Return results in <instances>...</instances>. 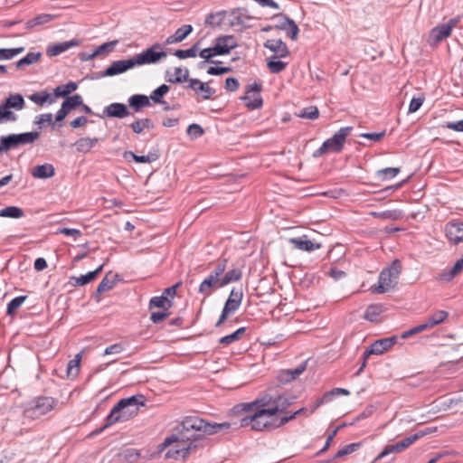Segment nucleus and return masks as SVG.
I'll return each mask as SVG.
<instances>
[{
  "instance_id": "36",
  "label": "nucleus",
  "mask_w": 463,
  "mask_h": 463,
  "mask_svg": "<svg viewBox=\"0 0 463 463\" xmlns=\"http://www.w3.org/2000/svg\"><path fill=\"white\" fill-rule=\"evenodd\" d=\"M383 312V307L380 304L370 305L365 313L364 318L371 322L378 321L380 315Z\"/></svg>"
},
{
  "instance_id": "3",
  "label": "nucleus",
  "mask_w": 463,
  "mask_h": 463,
  "mask_svg": "<svg viewBox=\"0 0 463 463\" xmlns=\"http://www.w3.org/2000/svg\"><path fill=\"white\" fill-rule=\"evenodd\" d=\"M142 395H134L128 398L121 399L110 411L106 418V423L102 430L117 423L128 421L134 418L139 410L140 406H144V402L141 401Z\"/></svg>"
},
{
  "instance_id": "27",
  "label": "nucleus",
  "mask_w": 463,
  "mask_h": 463,
  "mask_svg": "<svg viewBox=\"0 0 463 463\" xmlns=\"http://www.w3.org/2000/svg\"><path fill=\"white\" fill-rule=\"evenodd\" d=\"M166 80L170 83H182L184 81L189 82V70L187 68L175 67V73L170 74L167 71L165 75Z\"/></svg>"
},
{
  "instance_id": "40",
  "label": "nucleus",
  "mask_w": 463,
  "mask_h": 463,
  "mask_svg": "<svg viewBox=\"0 0 463 463\" xmlns=\"http://www.w3.org/2000/svg\"><path fill=\"white\" fill-rule=\"evenodd\" d=\"M30 100L39 106H43L45 102L50 104L55 101V98H52L47 91L43 90L41 92H35L29 96Z\"/></svg>"
},
{
  "instance_id": "7",
  "label": "nucleus",
  "mask_w": 463,
  "mask_h": 463,
  "mask_svg": "<svg viewBox=\"0 0 463 463\" xmlns=\"http://www.w3.org/2000/svg\"><path fill=\"white\" fill-rule=\"evenodd\" d=\"M39 137L40 133L37 131L10 134L8 136H2L0 142H2V148H5V152H7L22 145L32 144L38 139Z\"/></svg>"
},
{
  "instance_id": "48",
  "label": "nucleus",
  "mask_w": 463,
  "mask_h": 463,
  "mask_svg": "<svg viewBox=\"0 0 463 463\" xmlns=\"http://www.w3.org/2000/svg\"><path fill=\"white\" fill-rule=\"evenodd\" d=\"M370 215L383 220H399L402 217L400 211L391 210L384 212H371Z\"/></svg>"
},
{
  "instance_id": "56",
  "label": "nucleus",
  "mask_w": 463,
  "mask_h": 463,
  "mask_svg": "<svg viewBox=\"0 0 463 463\" xmlns=\"http://www.w3.org/2000/svg\"><path fill=\"white\" fill-rule=\"evenodd\" d=\"M319 116V111L317 107L310 106L302 109L298 117L308 119H316Z\"/></svg>"
},
{
  "instance_id": "13",
  "label": "nucleus",
  "mask_w": 463,
  "mask_h": 463,
  "mask_svg": "<svg viewBox=\"0 0 463 463\" xmlns=\"http://www.w3.org/2000/svg\"><path fill=\"white\" fill-rule=\"evenodd\" d=\"M238 46L237 41L233 35H222L215 39L213 49L216 56L228 54L232 49Z\"/></svg>"
},
{
  "instance_id": "9",
  "label": "nucleus",
  "mask_w": 463,
  "mask_h": 463,
  "mask_svg": "<svg viewBox=\"0 0 463 463\" xmlns=\"http://www.w3.org/2000/svg\"><path fill=\"white\" fill-rule=\"evenodd\" d=\"M460 16L451 18L447 24H442L431 29L429 35V43L431 46H437L444 39L451 35L452 30L459 23Z\"/></svg>"
},
{
  "instance_id": "37",
  "label": "nucleus",
  "mask_w": 463,
  "mask_h": 463,
  "mask_svg": "<svg viewBox=\"0 0 463 463\" xmlns=\"http://www.w3.org/2000/svg\"><path fill=\"white\" fill-rule=\"evenodd\" d=\"M172 307V301L166 296L153 297L149 301V309L156 307L168 309Z\"/></svg>"
},
{
  "instance_id": "30",
  "label": "nucleus",
  "mask_w": 463,
  "mask_h": 463,
  "mask_svg": "<svg viewBox=\"0 0 463 463\" xmlns=\"http://www.w3.org/2000/svg\"><path fill=\"white\" fill-rule=\"evenodd\" d=\"M118 277V274H112L111 272L108 273L99 282L96 293L101 294L105 291L112 289L116 285V279Z\"/></svg>"
},
{
  "instance_id": "22",
  "label": "nucleus",
  "mask_w": 463,
  "mask_h": 463,
  "mask_svg": "<svg viewBox=\"0 0 463 463\" xmlns=\"http://www.w3.org/2000/svg\"><path fill=\"white\" fill-rule=\"evenodd\" d=\"M31 175L36 179H47L54 176L55 168L52 164L46 163L43 165H35L31 170Z\"/></svg>"
},
{
  "instance_id": "44",
  "label": "nucleus",
  "mask_w": 463,
  "mask_h": 463,
  "mask_svg": "<svg viewBox=\"0 0 463 463\" xmlns=\"http://www.w3.org/2000/svg\"><path fill=\"white\" fill-rule=\"evenodd\" d=\"M24 215L23 209L17 206H7L0 210V217L19 219Z\"/></svg>"
},
{
  "instance_id": "43",
  "label": "nucleus",
  "mask_w": 463,
  "mask_h": 463,
  "mask_svg": "<svg viewBox=\"0 0 463 463\" xmlns=\"http://www.w3.org/2000/svg\"><path fill=\"white\" fill-rule=\"evenodd\" d=\"M200 50V43H195L191 48L186 50H176L174 55L179 59L194 58Z\"/></svg>"
},
{
  "instance_id": "35",
  "label": "nucleus",
  "mask_w": 463,
  "mask_h": 463,
  "mask_svg": "<svg viewBox=\"0 0 463 463\" xmlns=\"http://www.w3.org/2000/svg\"><path fill=\"white\" fill-rule=\"evenodd\" d=\"M42 57L41 52H28L26 56L20 59L16 63L15 66L17 69H24L26 66L32 65L33 63H36L40 61Z\"/></svg>"
},
{
  "instance_id": "61",
  "label": "nucleus",
  "mask_w": 463,
  "mask_h": 463,
  "mask_svg": "<svg viewBox=\"0 0 463 463\" xmlns=\"http://www.w3.org/2000/svg\"><path fill=\"white\" fill-rule=\"evenodd\" d=\"M16 116L4 105H0V123L5 121H15Z\"/></svg>"
},
{
  "instance_id": "52",
  "label": "nucleus",
  "mask_w": 463,
  "mask_h": 463,
  "mask_svg": "<svg viewBox=\"0 0 463 463\" xmlns=\"http://www.w3.org/2000/svg\"><path fill=\"white\" fill-rule=\"evenodd\" d=\"M25 50L24 47H16L10 49H0V61L11 60L16 55L24 52Z\"/></svg>"
},
{
  "instance_id": "59",
  "label": "nucleus",
  "mask_w": 463,
  "mask_h": 463,
  "mask_svg": "<svg viewBox=\"0 0 463 463\" xmlns=\"http://www.w3.org/2000/svg\"><path fill=\"white\" fill-rule=\"evenodd\" d=\"M401 452L400 449H399V446L397 443L395 444H391V445H387L383 449V451L374 458V460L373 461V463H375L376 461L380 460L381 458L386 457L387 455L389 454H392V453H399Z\"/></svg>"
},
{
  "instance_id": "8",
  "label": "nucleus",
  "mask_w": 463,
  "mask_h": 463,
  "mask_svg": "<svg viewBox=\"0 0 463 463\" xmlns=\"http://www.w3.org/2000/svg\"><path fill=\"white\" fill-rule=\"evenodd\" d=\"M397 340L398 337L396 335H392L391 337L379 339L373 342L370 347L363 353V363L361 367L356 372V375H359L363 372L366 366V361L370 355L383 354L384 352L392 347L397 343Z\"/></svg>"
},
{
  "instance_id": "2",
  "label": "nucleus",
  "mask_w": 463,
  "mask_h": 463,
  "mask_svg": "<svg viewBox=\"0 0 463 463\" xmlns=\"http://www.w3.org/2000/svg\"><path fill=\"white\" fill-rule=\"evenodd\" d=\"M292 401L283 395L264 394L251 402L240 403L233 407L236 414H246L239 420V427H250L256 431H270L282 426L280 419L269 418L285 411Z\"/></svg>"
},
{
  "instance_id": "55",
  "label": "nucleus",
  "mask_w": 463,
  "mask_h": 463,
  "mask_svg": "<svg viewBox=\"0 0 463 463\" xmlns=\"http://www.w3.org/2000/svg\"><path fill=\"white\" fill-rule=\"evenodd\" d=\"M401 169L399 167H387L384 169H381L377 171L378 177L383 180H388L393 178L400 173Z\"/></svg>"
},
{
  "instance_id": "39",
  "label": "nucleus",
  "mask_w": 463,
  "mask_h": 463,
  "mask_svg": "<svg viewBox=\"0 0 463 463\" xmlns=\"http://www.w3.org/2000/svg\"><path fill=\"white\" fill-rule=\"evenodd\" d=\"M77 88V83L73 81H70L67 84L57 86L53 90L54 98L67 97L69 94L75 91Z\"/></svg>"
},
{
  "instance_id": "24",
  "label": "nucleus",
  "mask_w": 463,
  "mask_h": 463,
  "mask_svg": "<svg viewBox=\"0 0 463 463\" xmlns=\"http://www.w3.org/2000/svg\"><path fill=\"white\" fill-rule=\"evenodd\" d=\"M193 31L191 24H184L178 28L174 34L168 36L165 40L166 44H174L184 41Z\"/></svg>"
},
{
  "instance_id": "23",
  "label": "nucleus",
  "mask_w": 463,
  "mask_h": 463,
  "mask_svg": "<svg viewBox=\"0 0 463 463\" xmlns=\"http://www.w3.org/2000/svg\"><path fill=\"white\" fill-rule=\"evenodd\" d=\"M289 242L298 250L304 251H313L321 248V244L307 240L306 236L299 238H291Z\"/></svg>"
},
{
  "instance_id": "45",
  "label": "nucleus",
  "mask_w": 463,
  "mask_h": 463,
  "mask_svg": "<svg viewBox=\"0 0 463 463\" xmlns=\"http://www.w3.org/2000/svg\"><path fill=\"white\" fill-rule=\"evenodd\" d=\"M121 460L125 463H135L140 458V453L136 449H126L119 455Z\"/></svg>"
},
{
  "instance_id": "18",
  "label": "nucleus",
  "mask_w": 463,
  "mask_h": 463,
  "mask_svg": "<svg viewBox=\"0 0 463 463\" xmlns=\"http://www.w3.org/2000/svg\"><path fill=\"white\" fill-rule=\"evenodd\" d=\"M447 238L454 244L463 241V222H449L445 227Z\"/></svg>"
},
{
  "instance_id": "15",
  "label": "nucleus",
  "mask_w": 463,
  "mask_h": 463,
  "mask_svg": "<svg viewBox=\"0 0 463 463\" xmlns=\"http://www.w3.org/2000/svg\"><path fill=\"white\" fill-rule=\"evenodd\" d=\"M264 47L274 52L272 59L285 58L289 55V50L287 44L280 39L267 40L264 43Z\"/></svg>"
},
{
  "instance_id": "46",
  "label": "nucleus",
  "mask_w": 463,
  "mask_h": 463,
  "mask_svg": "<svg viewBox=\"0 0 463 463\" xmlns=\"http://www.w3.org/2000/svg\"><path fill=\"white\" fill-rule=\"evenodd\" d=\"M168 91L169 86L166 84H162L157 89H156L148 98L149 99H151L155 103L165 104V102L163 100V97Z\"/></svg>"
},
{
  "instance_id": "64",
  "label": "nucleus",
  "mask_w": 463,
  "mask_h": 463,
  "mask_svg": "<svg viewBox=\"0 0 463 463\" xmlns=\"http://www.w3.org/2000/svg\"><path fill=\"white\" fill-rule=\"evenodd\" d=\"M123 350H124L123 345L120 343H118V344H114V345L108 346L104 351V354L105 355L118 354L121 352H123Z\"/></svg>"
},
{
  "instance_id": "20",
  "label": "nucleus",
  "mask_w": 463,
  "mask_h": 463,
  "mask_svg": "<svg viewBox=\"0 0 463 463\" xmlns=\"http://www.w3.org/2000/svg\"><path fill=\"white\" fill-rule=\"evenodd\" d=\"M221 288H223L222 284L208 275L199 285L198 292L206 298Z\"/></svg>"
},
{
  "instance_id": "5",
  "label": "nucleus",
  "mask_w": 463,
  "mask_h": 463,
  "mask_svg": "<svg viewBox=\"0 0 463 463\" xmlns=\"http://www.w3.org/2000/svg\"><path fill=\"white\" fill-rule=\"evenodd\" d=\"M353 128L352 127H344L341 128L335 135L326 139L322 146L317 149L313 156L315 157L321 156L326 153H339L344 148L345 139L347 136L351 133Z\"/></svg>"
},
{
  "instance_id": "49",
  "label": "nucleus",
  "mask_w": 463,
  "mask_h": 463,
  "mask_svg": "<svg viewBox=\"0 0 463 463\" xmlns=\"http://www.w3.org/2000/svg\"><path fill=\"white\" fill-rule=\"evenodd\" d=\"M360 447H361L360 442L350 443L348 445H345L344 448H342L335 453V455L334 456V458L331 460H328L327 462H331L335 459L341 458L344 456L349 455V454L356 451Z\"/></svg>"
},
{
  "instance_id": "28",
  "label": "nucleus",
  "mask_w": 463,
  "mask_h": 463,
  "mask_svg": "<svg viewBox=\"0 0 463 463\" xmlns=\"http://www.w3.org/2000/svg\"><path fill=\"white\" fill-rule=\"evenodd\" d=\"M128 105L135 111H139L142 108L150 105L149 98L143 94H135L128 99Z\"/></svg>"
},
{
  "instance_id": "58",
  "label": "nucleus",
  "mask_w": 463,
  "mask_h": 463,
  "mask_svg": "<svg viewBox=\"0 0 463 463\" xmlns=\"http://www.w3.org/2000/svg\"><path fill=\"white\" fill-rule=\"evenodd\" d=\"M186 133L191 138L195 139L202 137L204 130L200 125L194 123L188 126Z\"/></svg>"
},
{
  "instance_id": "26",
  "label": "nucleus",
  "mask_w": 463,
  "mask_h": 463,
  "mask_svg": "<svg viewBox=\"0 0 463 463\" xmlns=\"http://www.w3.org/2000/svg\"><path fill=\"white\" fill-rule=\"evenodd\" d=\"M104 264H101L99 268H97L93 271H90L85 275H80V277H71V280H72V285L74 287L84 286L91 281H93L98 275L102 271Z\"/></svg>"
},
{
  "instance_id": "42",
  "label": "nucleus",
  "mask_w": 463,
  "mask_h": 463,
  "mask_svg": "<svg viewBox=\"0 0 463 463\" xmlns=\"http://www.w3.org/2000/svg\"><path fill=\"white\" fill-rule=\"evenodd\" d=\"M54 18V15L50 14H41L34 18L26 22V28L31 29L36 25H42L50 23Z\"/></svg>"
},
{
  "instance_id": "54",
  "label": "nucleus",
  "mask_w": 463,
  "mask_h": 463,
  "mask_svg": "<svg viewBox=\"0 0 463 463\" xmlns=\"http://www.w3.org/2000/svg\"><path fill=\"white\" fill-rule=\"evenodd\" d=\"M80 355L77 354L74 359L69 361L67 364V376L75 377L79 373Z\"/></svg>"
},
{
  "instance_id": "53",
  "label": "nucleus",
  "mask_w": 463,
  "mask_h": 463,
  "mask_svg": "<svg viewBox=\"0 0 463 463\" xmlns=\"http://www.w3.org/2000/svg\"><path fill=\"white\" fill-rule=\"evenodd\" d=\"M287 65L288 63L282 61H276L272 58L267 60V66L271 73H280L286 69Z\"/></svg>"
},
{
  "instance_id": "38",
  "label": "nucleus",
  "mask_w": 463,
  "mask_h": 463,
  "mask_svg": "<svg viewBox=\"0 0 463 463\" xmlns=\"http://www.w3.org/2000/svg\"><path fill=\"white\" fill-rule=\"evenodd\" d=\"M242 277V271L239 268L232 269L224 272L223 278L222 279V286L225 287L232 282L239 281Z\"/></svg>"
},
{
  "instance_id": "14",
  "label": "nucleus",
  "mask_w": 463,
  "mask_h": 463,
  "mask_svg": "<svg viewBox=\"0 0 463 463\" xmlns=\"http://www.w3.org/2000/svg\"><path fill=\"white\" fill-rule=\"evenodd\" d=\"M135 62L133 58L128 60H119L113 61L107 69L103 71V77H111L118 74H121L128 70L134 68Z\"/></svg>"
},
{
  "instance_id": "12",
  "label": "nucleus",
  "mask_w": 463,
  "mask_h": 463,
  "mask_svg": "<svg viewBox=\"0 0 463 463\" xmlns=\"http://www.w3.org/2000/svg\"><path fill=\"white\" fill-rule=\"evenodd\" d=\"M274 19L277 21L274 28L284 31L291 40H297L299 29L292 19L283 14L274 15Z\"/></svg>"
},
{
  "instance_id": "1",
  "label": "nucleus",
  "mask_w": 463,
  "mask_h": 463,
  "mask_svg": "<svg viewBox=\"0 0 463 463\" xmlns=\"http://www.w3.org/2000/svg\"><path fill=\"white\" fill-rule=\"evenodd\" d=\"M231 423H211L203 419L195 416L185 417L183 421L175 427V433L167 437L163 445L165 447L174 442L179 444L169 449L165 457L174 459H184L199 447L204 446L205 436L213 435L227 431Z\"/></svg>"
},
{
  "instance_id": "62",
  "label": "nucleus",
  "mask_w": 463,
  "mask_h": 463,
  "mask_svg": "<svg viewBox=\"0 0 463 463\" xmlns=\"http://www.w3.org/2000/svg\"><path fill=\"white\" fill-rule=\"evenodd\" d=\"M424 99L425 98L423 95L412 98L409 105V113L416 112L423 104Z\"/></svg>"
},
{
  "instance_id": "10",
  "label": "nucleus",
  "mask_w": 463,
  "mask_h": 463,
  "mask_svg": "<svg viewBox=\"0 0 463 463\" xmlns=\"http://www.w3.org/2000/svg\"><path fill=\"white\" fill-rule=\"evenodd\" d=\"M159 43H155L146 51L138 53L133 57L135 65L141 66L145 64H154L159 61L161 59L165 58L167 53L161 50Z\"/></svg>"
},
{
  "instance_id": "32",
  "label": "nucleus",
  "mask_w": 463,
  "mask_h": 463,
  "mask_svg": "<svg viewBox=\"0 0 463 463\" xmlns=\"http://www.w3.org/2000/svg\"><path fill=\"white\" fill-rule=\"evenodd\" d=\"M8 110L14 109L21 110L24 107V99L21 94L10 95L3 103Z\"/></svg>"
},
{
  "instance_id": "33",
  "label": "nucleus",
  "mask_w": 463,
  "mask_h": 463,
  "mask_svg": "<svg viewBox=\"0 0 463 463\" xmlns=\"http://www.w3.org/2000/svg\"><path fill=\"white\" fill-rule=\"evenodd\" d=\"M129 157L137 163H151L158 159V154L150 152L146 156H137L131 151H126L124 153V158L128 159Z\"/></svg>"
},
{
  "instance_id": "25",
  "label": "nucleus",
  "mask_w": 463,
  "mask_h": 463,
  "mask_svg": "<svg viewBox=\"0 0 463 463\" xmlns=\"http://www.w3.org/2000/svg\"><path fill=\"white\" fill-rule=\"evenodd\" d=\"M241 304L232 300L227 298L224 307L222 308V314L218 319V321L215 324L216 327H219L230 315L234 314L240 307Z\"/></svg>"
},
{
  "instance_id": "21",
  "label": "nucleus",
  "mask_w": 463,
  "mask_h": 463,
  "mask_svg": "<svg viewBox=\"0 0 463 463\" xmlns=\"http://www.w3.org/2000/svg\"><path fill=\"white\" fill-rule=\"evenodd\" d=\"M188 87L196 93L201 92L203 99H211L215 93V90L209 87L207 83H203L198 79H190Z\"/></svg>"
},
{
  "instance_id": "29",
  "label": "nucleus",
  "mask_w": 463,
  "mask_h": 463,
  "mask_svg": "<svg viewBox=\"0 0 463 463\" xmlns=\"http://www.w3.org/2000/svg\"><path fill=\"white\" fill-rule=\"evenodd\" d=\"M98 142L99 138L97 137H80L75 142L74 146L78 152L86 154L90 152Z\"/></svg>"
},
{
  "instance_id": "60",
  "label": "nucleus",
  "mask_w": 463,
  "mask_h": 463,
  "mask_svg": "<svg viewBox=\"0 0 463 463\" xmlns=\"http://www.w3.org/2000/svg\"><path fill=\"white\" fill-rule=\"evenodd\" d=\"M224 13L219 12L217 14H210L207 15L205 19V24L211 25V26H219L222 22V15Z\"/></svg>"
},
{
  "instance_id": "57",
  "label": "nucleus",
  "mask_w": 463,
  "mask_h": 463,
  "mask_svg": "<svg viewBox=\"0 0 463 463\" xmlns=\"http://www.w3.org/2000/svg\"><path fill=\"white\" fill-rule=\"evenodd\" d=\"M25 299L26 296H19L13 298L7 305V315H12L14 312V310H16L22 306Z\"/></svg>"
},
{
  "instance_id": "11",
  "label": "nucleus",
  "mask_w": 463,
  "mask_h": 463,
  "mask_svg": "<svg viewBox=\"0 0 463 463\" xmlns=\"http://www.w3.org/2000/svg\"><path fill=\"white\" fill-rule=\"evenodd\" d=\"M262 85L260 82H254L246 86V94L241 97L245 101V106L250 109H257L261 108L263 100L260 96Z\"/></svg>"
},
{
  "instance_id": "47",
  "label": "nucleus",
  "mask_w": 463,
  "mask_h": 463,
  "mask_svg": "<svg viewBox=\"0 0 463 463\" xmlns=\"http://www.w3.org/2000/svg\"><path fill=\"white\" fill-rule=\"evenodd\" d=\"M449 313L444 310H438L426 319L431 327L443 323L448 318Z\"/></svg>"
},
{
  "instance_id": "51",
  "label": "nucleus",
  "mask_w": 463,
  "mask_h": 463,
  "mask_svg": "<svg viewBox=\"0 0 463 463\" xmlns=\"http://www.w3.org/2000/svg\"><path fill=\"white\" fill-rule=\"evenodd\" d=\"M245 327H240L232 334L221 337L219 343L225 345L234 343L241 337V335L245 333Z\"/></svg>"
},
{
  "instance_id": "31",
  "label": "nucleus",
  "mask_w": 463,
  "mask_h": 463,
  "mask_svg": "<svg viewBox=\"0 0 463 463\" xmlns=\"http://www.w3.org/2000/svg\"><path fill=\"white\" fill-rule=\"evenodd\" d=\"M129 127L135 134H141L145 129H153L155 124L152 119L146 118L135 120Z\"/></svg>"
},
{
  "instance_id": "50",
  "label": "nucleus",
  "mask_w": 463,
  "mask_h": 463,
  "mask_svg": "<svg viewBox=\"0 0 463 463\" xmlns=\"http://www.w3.org/2000/svg\"><path fill=\"white\" fill-rule=\"evenodd\" d=\"M62 105L65 106L69 112H71V110L82 105V97L80 94L67 97L66 99L62 102Z\"/></svg>"
},
{
  "instance_id": "16",
  "label": "nucleus",
  "mask_w": 463,
  "mask_h": 463,
  "mask_svg": "<svg viewBox=\"0 0 463 463\" xmlns=\"http://www.w3.org/2000/svg\"><path fill=\"white\" fill-rule=\"evenodd\" d=\"M129 115V109L124 103L114 102L103 109V117L124 118Z\"/></svg>"
},
{
  "instance_id": "63",
  "label": "nucleus",
  "mask_w": 463,
  "mask_h": 463,
  "mask_svg": "<svg viewBox=\"0 0 463 463\" xmlns=\"http://www.w3.org/2000/svg\"><path fill=\"white\" fill-rule=\"evenodd\" d=\"M117 43H118V41H112V42H109V43H105L101 44L100 46L98 47V49L95 51V52L90 57H94L96 55L112 51V49L116 46Z\"/></svg>"
},
{
  "instance_id": "41",
  "label": "nucleus",
  "mask_w": 463,
  "mask_h": 463,
  "mask_svg": "<svg viewBox=\"0 0 463 463\" xmlns=\"http://www.w3.org/2000/svg\"><path fill=\"white\" fill-rule=\"evenodd\" d=\"M463 271V258L460 260H458L456 263L453 265V267L450 269L448 272H443L439 275L440 279L444 280H451L453 278H455L457 275L461 273Z\"/></svg>"
},
{
  "instance_id": "17",
  "label": "nucleus",
  "mask_w": 463,
  "mask_h": 463,
  "mask_svg": "<svg viewBox=\"0 0 463 463\" xmlns=\"http://www.w3.org/2000/svg\"><path fill=\"white\" fill-rule=\"evenodd\" d=\"M307 364L302 363L295 369H287L282 370L278 374V381L281 384H286L290 383L291 381L297 379L300 374L303 373V372L306 370Z\"/></svg>"
},
{
  "instance_id": "19",
  "label": "nucleus",
  "mask_w": 463,
  "mask_h": 463,
  "mask_svg": "<svg viewBox=\"0 0 463 463\" xmlns=\"http://www.w3.org/2000/svg\"><path fill=\"white\" fill-rule=\"evenodd\" d=\"M80 42L78 39H72L71 41L58 43L52 45H49L46 48V53L50 57L60 55L61 53L68 51L72 47L79 46Z\"/></svg>"
},
{
  "instance_id": "6",
  "label": "nucleus",
  "mask_w": 463,
  "mask_h": 463,
  "mask_svg": "<svg viewBox=\"0 0 463 463\" xmlns=\"http://www.w3.org/2000/svg\"><path fill=\"white\" fill-rule=\"evenodd\" d=\"M402 271V264L399 260L392 261L390 267L382 270L379 275V285L373 289V293L383 294L393 287V279H396Z\"/></svg>"
},
{
  "instance_id": "4",
  "label": "nucleus",
  "mask_w": 463,
  "mask_h": 463,
  "mask_svg": "<svg viewBox=\"0 0 463 463\" xmlns=\"http://www.w3.org/2000/svg\"><path fill=\"white\" fill-rule=\"evenodd\" d=\"M57 403L58 401L52 397H37L25 407L24 417L30 420L39 419L52 411L56 407Z\"/></svg>"
},
{
  "instance_id": "34",
  "label": "nucleus",
  "mask_w": 463,
  "mask_h": 463,
  "mask_svg": "<svg viewBox=\"0 0 463 463\" xmlns=\"http://www.w3.org/2000/svg\"><path fill=\"white\" fill-rule=\"evenodd\" d=\"M199 56L203 59V61L198 63V68L203 69L206 62L219 64L220 61H213V58L216 56L213 47L199 50Z\"/></svg>"
}]
</instances>
